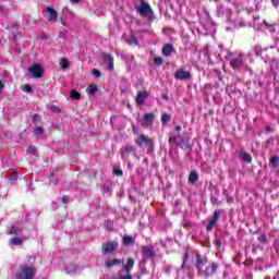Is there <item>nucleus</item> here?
Listing matches in <instances>:
<instances>
[{
	"mask_svg": "<svg viewBox=\"0 0 279 279\" xmlns=\"http://www.w3.org/2000/svg\"><path fill=\"white\" fill-rule=\"evenodd\" d=\"M178 147L181 149H184L185 151H192L193 147H191V143L189 142L187 138H181L180 142L178 143Z\"/></svg>",
	"mask_w": 279,
	"mask_h": 279,
	"instance_id": "18",
	"label": "nucleus"
},
{
	"mask_svg": "<svg viewBox=\"0 0 279 279\" xmlns=\"http://www.w3.org/2000/svg\"><path fill=\"white\" fill-rule=\"evenodd\" d=\"M195 267L198 278L208 279L213 278V276L217 274V270L219 269V264L215 262H209L206 255L197 254L195 256Z\"/></svg>",
	"mask_w": 279,
	"mask_h": 279,
	"instance_id": "1",
	"label": "nucleus"
},
{
	"mask_svg": "<svg viewBox=\"0 0 279 279\" xmlns=\"http://www.w3.org/2000/svg\"><path fill=\"white\" fill-rule=\"evenodd\" d=\"M33 121L34 123H38V121H40V116L38 114L33 116Z\"/></svg>",
	"mask_w": 279,
	"mask_h": 279,
	"instance_id": "42",
	"label": "nucleus"
},
{
	"mask_svg": "<svg viewBox=\"0 0 279 279\" xmlns=\"http://www.w3.org/2000/svg\"><path fill=\"white\" fill-rule=\"evenodd\" d=\"M154 121H156V116L153 112L144 113L141 125L144 130H147L148 128H151L154 125Z\"/></svg>",
	"mask_w": 279,
	"mask_h": 279,
	"instance_id": "4",
	"label": "nucleus"
},
{
	"mask_svg": "<svg viewBox=\"0 0 279 279\" xmlns=\"http://www.w3.org/2000/svg\"><path fill=\"white\" fill-rule=\"evenodd\" d=\"M187 260H189V254L184 253L182 256V266H181L182 269H184Z\"/></svg>",
	"mask_w": 279,
	"mask_h": 279,
	"instance_id": "35",
	"label": "nucleus"
},
{
	"mask_svg": "<svg viewBox=\"0 0 279 279\" xmlns=\"http://www.w3.org/2000/svg\"><path fill=\"white\" fill-rule=\"evenodd\" d=\"M50 110L52 112H60V109L58 107H56V106L50 107Z\"/></svg>",
	"mask_w": 279,
	"mask_h": 279,
	"instance_id": "45",
	"label": "nucleus"
},
{
	"mask_svg": "<svg viewBox=\"0 0 279 279\" xmlns=\"http://www.w3.org/2000/svg\"><path fill=\"white\" fill-rule=\"evenodd\" d=\"M135 145H137V147H143V145H147V147H154V141H151V138L147 137L145 134H141L135 140Z\"/></svg>",
	"mask_w": 279,
	"mask_h": 279,
	"instance_id": "11",
	"label": "nucleus"
},
{
	"mask_svg": "<svg viewBox=\"0 0 279 279\" xmlns=\"http://www.w3.org/2000/svg\"><path fill=\"white\" fill-rule=\"evenodd\" d=\"M162 99H165V101H169V95L163 94V95H162Z\"/></svg>",
	"mask_w": 279,
	"mask_h": 279,
	"instance_id": "50",
	"label": "nucleus"
},
{
	"mask_svg": "<svg viewBox=\"0 0 279 279\" xmlns=\"http://www.w3.org/2000/svg\"><path fill=\"white\" fill-rule=\"evenodd\" d=\"M227 1V3H231L232 2V0H226Z\"/></svg>",
	"mask_w": 279,
	"mask_h": 279,
	"instance_id": "59",
	"label": "nucleus"
},
{
	"mask_svg": "<svg viewBox=\"0 0 279 279\" xmlns=\"http://www.w3.org/2000/svg\"><path fill=\"white\" fill-rule=\"evenodd\" d=\"M62 203H63V204H69V196H64V197L62 198Z\"/></svg>",
	"mask_w": 279,
	"mask_h": 279,
	"instance_id": "49",
	"label": "nucleus"
},
{
	"mask_svg": "<svg viewBox=\"0 0 279 279\" xmlns=\"http://www.w3.org/2000/svg\"><path fill=\"white\" fill-rule=\"evenodd\" d=\"M133 43H134L135 45H138V39H136V37H134V38H133Z\"/></svg>",
	"mask_w": 279,
	"mask_h": 279,
	"instance_id": "55",
	"label": "nucleus"
},
{
	"mask_svg": "<svg viewBox=\"0 0 279 279\" xmlns=\"http://www.w3.org/2000/svg\"><path fill=\"white\" fill-rule=\"evenodd\" d=\"M133 134H138V130L136 129V126H133Z\"/></svg>",
	"mask_w": 279,
	"mask_h": 279,
	"instance_id": "54",
	"label": "nucleus"
},
{
	"mask_svg": "<svg viewBox=\"0 0 279 279\" xmlns=\"http://www.w3.org/2000/svg\"><path fill=\"white\" fill-rule=\"evenodd\" d=\"M174 51H175V48H173V45H171V44L163 45V47L161 49V53L166 58H169V56H171V53H173Z\"/></svg>",
	"mask_w": 279,
	"mask_h": 279,
	"instance_id": "19",
	"label": "nucleus"
},
{
	"mask_svg": "<svg viewBox=\"0 0 279 279\" xmlns=\"http://www.w3.org/2000/svg\"><path fill=\"white\" fill-rule=\"evenodd\" d=\"M266 132H274V128H271V126H266Z\"/></svg>",
	"mask_w": 279,
	"mask_h": 279,
	"instance_id": "51",
	"label": "nucleus"
},
{
	"mask_svg": "<svg viewBox=\"0 0 279 279\" xmlns=\"http://www.w3.org/2000/svg\"><path fill=\"white\" fill-rule=\"evenodd\" d=\"M104 191H107V193H110L112 190L110 189V184L104 185Z\"/></svg>",
	"mask_w": 279,
	"mask_h": 279,
	"instance_id": "43",
	"label": "nucleus"
},
{
	"mask_svg": "<svg viewBox=\"0 0 279 279\" xmlns=\"http://www.w3.org/2000/svg\"><path fill=\"white\" fill-rule=\"evenodd\" d=\"M4 87L5 85H3V82L0 81V95L3 93Z\"/></svg>",
	"mask_w": 279,
	"mask_h": 279,
	"instance_id": "48",
	"label": "nucleus"
},
{
	"mask_svg": "<svg viewBox=\"0 0 279 279\" xmlns=\"http://www.w3.org/2000/svg\"><path fill=\"white\" fill-rule=\"evenodd\" d=\"M147 97H149L148 90L138 92L135 97L136 106H143L145 104V99H147Z\"/></svg>",
	"mask_w": 279,
	"mask_h": 279,
	"instance_id": "15",
	"label": "nucleus"
},
{
	"mask_svg": "<svg viewBox=\"0 0 279 279\" xmlns=\"http://www.w3.org/2000/svg\"><path fill=\"white\" fill-rule=\"evenodd\" d=\"M269 167H271L272 169H278V167H279V158H278V156L270 157Z\"/></svg>",
	"mask_w": 279,
	"mask_h": 279,
	"instance_id": "23",
	"label": "nucleus"
},
{
	"mask_svg": "<svg viewBox=\"0 0 279 279\" xmlns=\"http://www.w3.org/2000/svg\"><path fill=\"white\" fill-rule=\"evenodd\" d=\"M216 245H217V247H221V241L219 239L216 240Z\"/></svg>",
	"mask_w": 279,
	"mask_h": 279,
	"instance_id": "52",
	"label": "nucleus"
},
{
	"mask_svg": "<svg viewBox=\"0 0 279 279\" xmlns=\"http://www.w3.org/2000/svg\"><path fill=\"white\" fill-rule=\"evenodd\" d=\"M137 279H141V277H137Z\"/></svg>",
	"mask_w": 279,
	"mask_h": 279,
	"instance_id": "61",
	"label": "nucleus"
},
{
	"mask_svg": "<svg viewBox=\"0 0 279 279\" xmlns=\"http://www.w3.org/2000/svg\"><path fill=\"white\" fill-rule=\"evenodd\" d=\"M36 276V269L29 265H23L16 275V279H34Z\"/></svg>",
	"mask_w": 279,
	"mask_h": 279,
	"instance_id": "3",
	"label": "nucleus"
},
{
	"mask_svg": "<svg viewBox=\"0 0 279 279\" xmlns=\"http://www.w3.org/2000/svg\"><path fill=\"white\" fill-rule=\"evenodd\" d=\"M135 10L143 19L148 16V23H154V21H156L154 9H151V5H149V3H147L145 0H141L140 5L135 7Z\"/></svg>",
	"mask_w": 279,
	"mask_h": 279,
	"instance_id": "2",
	"label": "nucleus"
},
{
	"mask_svg": "<svg viewBox=\"0 0 279 279\" xmlns=\"http://www.w3.org/2000/svg\"><path fill=\"white\" fill-rule=\"evenodd\" d=\"M22 90L24 93H32V86L26 84L22 87Z\"/></svg>",
	"mask_w": 279,
	"mask_h": 279,
	"instance_id": "41",
	"label": "nucleus"
},
{
	"mask_svg": "<svg viewBox=\"0 0 279 279\" xmlns=\"http://www.w3.org/2000/svg\"><path fill=\"white\" fill-rule=\"evenodd\" d=\"M174 77L177 80H181L182 82H186V80H191L192 75H191V72L184 69H180L175 71Z\"/></svg>",
	"mask_w": 279,
	"mask_h": 279,
	"instance_id": "14",
	"label": "nucleus"
},
{
	"mask_svg": "<svg viewBox=\"0 0 279 279\" xmlns=\"http://www.w3.org/2000/svg\"><path fill=\"white\" fill-rule=\"evenodd\" d=\"M240 27H245V24H243V22H240Z\"/></svg>",
	"mask_w": 279,
	"mask_h": 279,
	"instance_id": "58",
	"label": "nucleus"
},
{
	"mask_svg": "<svg viewBox=\"0 0 279 279\" xmlns=\"http://www.w3.org/2000/svg\"><path fill=\"white\" fill-rule=\"evenodd\" d=\"M243 60H244V54L240 53L239 56L231 58L229 61V64L231 69H233L234 71H239V69L243 66Z\"/></svg>",
	"mask_w": 279,
	"mask_h": 279,
	"instance_id": "9",
	"label": "nucleus"
},
{
	"mask_svg": "<svg viewBox=\"0 0 279 279\" xmlns=\"http://www.w3.org/2000/svg\"><path fill=\"white\" fill-rule=\"evenodd\" d=\"M264 25H266V27H274V24L269 23L266 20H264Z\"/></svg>",
	"mask_w": 279,
	"mask_h": 279,
	"instance_id": "46",
	"label": "nucleus"
},
{
	"mask_svg": "<svg viewBox=\"0 0 279 279\" xmlns=\"http://www.w3.org/2000/svg\"><path fill=\"white\" fill-rule=\"evenodd\" d=\"M197 180H199V173H197L195 170H192L187 177L189 184H196Z\"/></svg>",
	"mask_w": 279,
	"mask_h": 279,
	"instance_id": "21",
	"label": "nucleus"
},
{
	"mask_svg": "<svg viewBox=\"0 0 279 279\" xmlns=\"http://www.w3.org/2000/svg\"><path fill=\"white\" fill-rule=\"evenodd\" d=\"M23 239L22 238H12L10 240V245H23Z\"/></svg>",
	"mask_w": 279,
	"mask_h": 279,
	"instance_id": "25",
	"label": "nucleus"
},
{
	"mask_svg": "<svg viewBox=\"0 0 279 279\" xmlns=\"http://www.w3.org/2000/svg\"><path fill=\"white\" fill-rule=\"evenodd\" d=\"M227 202H228V204H232V202H234V197L227 196Z\"/></svg>",
	"mask_w": 279,
	"mask_h": 279,
	"instance_id": "47",
	"label": "nucleus"
},
{
	"mask_svg": "<svg viewBox=\"0 0 279 279\" xmlns=\"http://www.w3.org/2000/svg\"><path fill=\"white\" fill-rule=\"evenodd\" d=\"M122 160H128L130 154H133L134 158L138 159V155H136V147L133 145H126L120 149Z\"/></svg>",
	"mask_w": 279,
	"mask_h": 279,
	"instance_id": "7",
	"label": "nucleus"
},
{
	"mask_svg": "<svg viewBox=\"0 0 279 279\" xmlns=\"http://www.w3.org/2000/svg\"><path fill=\"white\" fill-rule=\"evenodd\" d=\"M140 269H141L142 276L149 275V269H147V266H145V259H143V262L140 263Z\"/></svg>",
	"mask_w": 279,
	"mask_h": 279,
	"instance_id": "24",
	"label": "nucleus"
},
{
	"mask_svg": "<svg viewBox=\"0 0 279 279\" xmlns=\"http://www.w3.org/2000/svg\"><path fill=\"white\" fill-rule=\"evenodd\" d=\"M92 74L94 77H101V72L97 69L92 70Z\"/></svg>",
	"mask_w": 279,
	"mask_h": 279,
	"instance_id": "40",
	"label": "nucleus"
},
{
	"mask_svg": "<svg viewBox=\"0 0 279 279\" xmlns=\"http://www.w3.org/2000/svg\"><path fill=\"white\" fill-rule=\"evenodd\" d=\"M118 275H119V279H134V277H132V274L130 272L122 275L121 271H119Z\"/></svg>",
	"mask_w": 279,
	"mask_h": 279,
	"instance_id": "34",
	"label": "nucleus"
},
{
	"mask_svg": "<svg viewBox=\"0 0 279 279\" xmlns=\"http://www.w3.org/2000/svg\"><path fill=\"white\" fill-rule=\"evenodd\" d=\"M113 175H118V178H122L123 170H121L119 168L113 169Z\"/></svg>",
	"mask_w": 279,
	"mask_h": 279,
	"instance_id": "36",
	"label": "nucleus"
},
{
	"mask_svg": "<svg viewBox=\"0 0 279 279\" xmlns=\"http://www.w3.org/2000/svg\"><path fill=\"white\" fill-rule=\"evenodd\" d=\"M275 93H277V95H279V87H276Z\"/></svg>",
	"mask_w": 279,
	"mask_h": 279,
	"instance_id": "57",
	"label": "nucleus"
},
{
	"mask_svg": "<svg viewBox=\"0 0 279 279\" xmlns=\"http://www.w3.org/2000/svg\"><path fill=\"white\" fill-rule=\"evenodd\" d=\"M21 232V228L13 226L9 231L8 234H19Z\"/></svg>",
	"mask_w": 279,
	"mask_h": 279,
	"instance_id": "31",
	"label": "nucleus"
},
{
	"mask_svg": "<svg viewBox=\"0 0 279 279\" xmlns=\"http://www.w3.org/2000/svg\"><path fill=\"white\" fill-rule=\"evenodd\" d=\"M154 64H156L157 66H162V64H165V59H162V57H156L154 59Z\"/></svg>",
	"mask_w": 279,
	"mask_h": 279,
	"instance_id": "28",
	"label": "nucleus"
},
{
	"mask_svg": "<svg viewBox=\"0 0 279 279\" xmlns=\"http://www.w3.org/2000/svg\"><path fill=\"white\" fill-rule=\"evenodd\" d=\"M28 73H31L32 77L38 80L43 77V73H45V69L40 64H34L28 68Z\"/></svg>",
	"mask_w": 279,
	"mask_h": 279,
	"instance_id": "10",
	"label": "nucleus"
},
{
	"mask_svg": "<svg viewBox=\"0 0 279 279\" xmlns=\"http://www.w3.org/2000/svg\"><path fill=\"white\" fill-rule=\"evenodd\" d=\"M210 202L214 204V206H221V202H219V198H217L215 195L210 196Z\"/></svg>",
	"mask_w": 279,
	"mask_h": 279,
	"instance_id": "33",
	"label": "nucleus"
},
{
	"mask_svg": "<svg viewBox=\"0 0 279 279\" xmlns=\"http://www.w3.org/2000/svg\"><path fill=\"white\" fill-rule=\"evenodd\" d=\"M44 15L46 16L47 21H49V23L58 22V11L51 7H48L44 10Z\"/></svg>",
	"mask_w": 279,
	"mask_h": 279,
	"instance_id": "8",
	"label": "nucleus"
},
{
	"mask_svg": "<svg viewBox=\"0 0 279 279\" xmlns=\"http://www.w3.org/2000/svg\"><path fill=\"white\" fill-rule=\"evenodd\" d=\"M27 153H28V154H32L33 156H36V154H37L36 147H34V146H28Z\"/></svg>",
	"mask_w": 279,
	"mask_h": 279,
	"instance_id": "37",
	"label": "nucleus"
},
{
	"mask_svg": "<svg viewBox=\"0 0 279 279\" xmlns=\"http://www.w3.org/2000/svg\"><path fill=\"white\" fill-rule=\"evenodd\" d=\"M59 65L60 69H69V61L66 59H61Z\"/></svg>",
	"mask_w": 279,
	"mask_h": 279,
	"instance_id": "30",
	"label": "nucleus"
},
{
	"mask_svg": "<svg viewBox=\"0 0 279 279\" xmlns=\"http://www.w3.org/2000/svg\"><path fill=\"white\" fill-rule=\"evenodd\" d=\"M175 130H177V132H182V126L181 125H177Z\"/></svg>",
	"mask_w": 279,
	"mask_h": 279,
	"instance_id": "53",
	"label": "nucleus"
},
{
	"mask_svg": "<svg viewBox=\"0 0 279 279\" xmlns=\"http://www.w3.org/2000/svg\"><path fill=\"white\" fill-rule=\"evenodd\" d=\"M123 245L130 247L136 243V240L132 235H124L122 240Z\"/></svg>",
	"mask_w": 279,
	"mask_h": 279,
	"instance_id": "22",
	"label": "nucleus"
},
{
	"mask_svg": "<svg viewBox=\"0 0 279 279\" xmlns=\"http://www.w3.org/2000/svg\"><path fill=\"white\" fill-rule=\"evenodd\" d=\"M62 12L63 14H66V12H69V8H64Z\"/></svg>",
	"mask_w": 279,
	"mask_h": 279,
	"instance_id": "56",
	"label": "nucleus"
},
{
	"mask_svg": "<svg viewBox=\"0 0 279 279\" xmlns=\"http://www.w3.org/2000/svg\"><path fill=\"white\" fill-rule=\"evenodd\" d=\"M142 256L146 258V260H151V258H156V246L150 245H144L141 247Z\"/></svg>",
	"mask_w": 279,
	"mask_h": 279,
	"instance_id": "5",
	"label": "nucleus"
},
{
	"mask_svg": "<svg viewBox=\"0 0 279 279\" xmlns=\"http://www.w3.org/2000/svg\"><path fill=\"white\" fill-rule=\"evenodd\" d=\"M71 99H75L77 101V100L82 99V94H80L75 89H72L71 90Z\"/></svg>",
	"mask_w": 279,
	"mask_h": 279,
	"instance_id": "27",
	"label": "nucleus"
},
{
	"mask_svg": "<svg viewBox=\"0 0 279 279\" xmlns=\"http://www.w3.org/2000/svg\"><path fill=\"white\" fill-rule=\"evenodd\" d=\"M239 157L240 160H243V162H246L247 165H252V155L243 149L239 150Z\"/></svg>",
	"mask_w": 279,
	"mask_h": 279,
	"instance_id": "17",
	"label": "nucleus"
},
{
	"mask_svg": "<svg viewBox=\"0 0 279 279\" xmlns=\"http://www.w3.org/2000/svg\"><path fill=\"white\" fill-rule=\"evenodd\" d=\"M62 25H64V21L62 20Z\"/></svg>",
	"mask_w": 279,
	"mask_h": 279,
	"instance_id": "60",
	"label": "nucleus"
},
{
	"mask_svg": "<svg viewBox=\"0 0 279 279\" xmlns=\"http://www.w3.org/2000/svg\"><path fill=\"white\" fill-rule=\"evenodd\" d=\"M87 93L88 95H95L98 90L97 88V85L96 84H90L88 87H87Z\"/></svg>",
	"mask_w": 279,
	"mask_h": 279,
	"instance_id": "26",
	"label": "nucleus"
},
{
	"mask_svg": "<svg viewBox=\"0 0 279 279\" xmlns=\"http://www.w3.org/2000/svg\"><path fill=\"white\" fill-rule=\"evenodd\" d=\"M71 3H75L76 5H80L82 3H84L83 0H71Z\"/></svg>",
	"mask_w": 279,
	"mask_h": 279,
	"instance_id": "44",
	"label": "nucleus"
},
{
	"mask_svg": "<svg viewBox=\"0 0 279 279\" xmlns=\"http://www.w3.org/2000/svg\"><path fill=\"white\" fill-rule=\"evenodd\" d=\"M134 265H136V260H134L132 257H129L126 259V264L123 266L125 274H131L132 269H134Z\"/></svg>",
	"mask_w": 279,
	"mask_h": 279,
	"instance_id": "20",
	"label": "nucleus"
},
{
	"mask_svg": "<svg viewBox=\"0 0 279 279\" xmlns=\"http://www.w3.org/2000/svg\"><path fill=\"white\" fill-rule=\"evenodd\" d=\"M178 141V137L175 135H170L168 143L170 147H173V145H175V142Z\"/></svg>",
	"mask_w": 279,
	"mask_h": 279,
	"instance_id": "32",
	"label": "nucleus"
},
{
	"mask_svg": "<svg viewBox=\"0 0 279 279\" xmlns=\"http://www.w3.org/2000/svg\"><path fill=\"white\" fill-rule=\"evenodd\" d=\"M171 121V116L168 113H162L161 114V123H169Z\"/></svg>",
	"mask_w": 279,
	"mask_h": 279,
	"instance_id": "29",
	"label": "nucleus"
},
{
	"mask_svg": "<svg viewBox=\"0 0 279 279\" xmlns=\"http://www.w3.org/2000/svg\"><path fill=\"white\" fill-rule=\"evenodd\" d=\"M221 215V210L220 209H216L213 214V218L209 220L206 230L207 232H210V230H213L216 226V223L219 221V217Z\"/></svg>",
	"mask_w": 279,
	"mask_h": 279,
	"instance_id": "12",
	"label": "nucleus"
},
{
	"mask_svg": "<svg viewBox=\"0 0 279 279\" xmlns=\"http://www.w3.org/2000/svg\"><path fill=\"white\" fill-rule=\"evenodd\" d=\"M102 60L106 64V66H108L109 71H114V57H112V54H102Z\"/></svg>",
	"mask_w": 279,
	"mask_h": 279,
	"instance_id": "16",
	"label": "nucleus"
},
{
	"mask_svg": "<svg viewBox=\"0 0 279 279\" xmlns=\"http://www.w3.org/2000/svg\"><path fill=\"white\" fill-rule=\"evenodd\" d=\"M119 247V242L117 241H108L102 244L101 246V253L102 254H112V252H117Z\"/></svg>",
	"mask_w": 279,
	"mask_h": 279,
	"instance_id": "6",
	"label": "nucleus"
},
{
	"mask_svg": "<svg viewBox=\"0 0 279 279\" xmlns=\"http://www.w3.org/2000/svg\"><path fill=\"white\" fill-rule=\"evenodd\" d=\"M34 134L35 136H40V134H43V128L41 126L35 128Z\"/></svg>",
	"mask_w": 279,
	"mask_h": 279,
	"instance_id": "39",
	"label": "nucleus"
},
{
	"mask_svg": "<svg viewBox=\"0 0 279 279\" xmlns=\"http://www.w3.org/2000/svg\"><path fill=\"white\" fill-rule=\"evenodd\" d=\"M259 243H267V234L262 233L258 238Z\"/></svg>",
	"mask_w": 279,
	"mask_h": 279,
	"instance_id": "38",
	"label": "nucleus"
},
{
	"mask_svg": "<svg viewBox=\"0 0 279 279\" xmlns=\"http://www.w3.org/2000/svg\"><path fill=\"white\" fill-rule=\"evenodd\" d=\"M125 259H119V258H112L105 262L104 267L106 269H112V267H119L121 265H124Z\"/></svg>",
	"mask_w": 279,
	"mask_h": 279,
	"instance_id": "13",
	"label": "nucleus"
}]
</instances>
